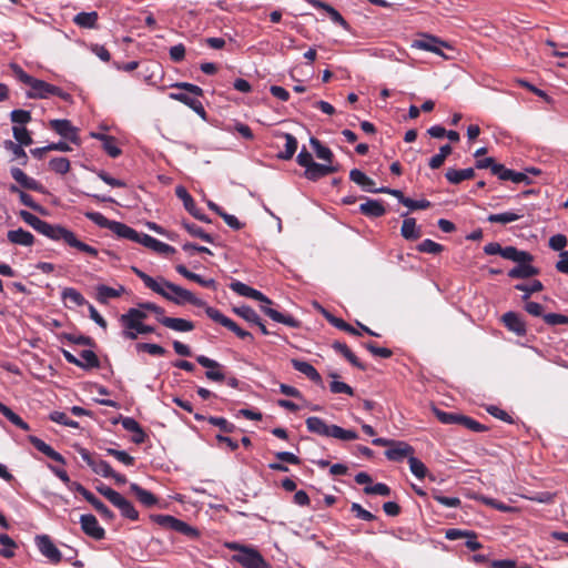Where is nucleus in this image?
<instances>
[{"label": "nucleus", "mask_w": 568, "mask_h": 568, "mask_svg": "<svg viewBox=\"0 0 568 568\" xmlns=\"http://www.w3.org/2000/svg\"><path fill=\"white\" fill-rule=\"evenodd\" d=\"M84 216L99 227L112 231L120 239H125L142 244L143 246L151 248L159 254L170 255L175 253V248L173 246L161 242L149 234L139 233L122 222L109 220L100 212H85Z\"/></svg>", "instance_id": "nucleus-1"}, {"label": "nucleus", "mask_w": 568, "mask_h": 568, "mask_svg": "<svg viewBox=\"0 0 568 568\" xmlns=\"http://www.w3.org/2000/svg\"><path fill=\"white\" fill-rule=\"evenodd\" d=\"M131 270L148 288L176 305L190 303L197 307L207 306L203 300L196 297L191 291L183 288L164 277L160 276L155 280L136 266H132Z\"/></svg>", "instance_id": "nucleus-2"}, {"label": "nucleus", "mask_w": 568, "mask_h": 568, "mask_svg": "<svg viewBox=\"0 0 568 568\" xmlns=\"http://www.w3.org/2000/svg\"><path fill=\"white\" fill-rule=\"evenodd\" d=\"M172 88L182 89L185 92H170L169 98L174 101H179L184 105L193 110L202 119L206 118V111L202 102L197 99L204 94L201 87L190 82H175L171 85Z\"/></svg>", "instance_id": "nucleus-3"}, {"label": "nucleus", "mask_w": 568, "mask_h": 568, "mask_svg": "<svg viewBox=\"0 0 568 568\" xmlns=\"http://www.w3.org/2000/svg\"><path fill=\"white\" fill-rule=\"evenodd\" d=\"M305 424L310 433L322 437H332L343 442L355 440L358 438V434L355 430L344 429L335 424H327L324 419L317 416L307 417Z\"/></svg>", "instance_id": "nucleus-4"}, {"label": "nucleus", "mask_w": 568, "mask_h": 568, "mask_svg": "<svg viewBox=\"0 0 568 568\" xmlns=\"http://www.w3.org/2000/svg\"><path fill=\"white\" fill-rule=\"evenodd\" d=\"M226 547L234 551L232 560L243 568H270L261 552L251 545L240 542L226 544Z\"/></svg>", "instance_id": "nucleus-5"}, {"label": "nucleus", "mask_w": 568, "mask_h": 568, "mask_svg": "<svg viewBox=\"0 0 568 568\" xmlns=\"http://www.w3.org/2000/svg\"><path fill=\"white\" fill-rule=\"evenodd\" d=\"M375 446L388 447L385 450V456L392 462H403L405 458H409L415 454V449L408 443L404 440H394L384 437H377L372 440Z\"/></svg>", "instance_id": "nucleus-6"}, {"label": "nucleus", "mask_w": 568, "mask_h": 568, "mask_svg": "<svg viewBox=\"0 0 568 568\" xmlns=\"http://www.w3.org/2000/svg\"><path fill=\"white\" fill-rule=\"evenodd\" d=\"M19 216L24 223H27L38 233L47 236L52 241H60V236L64 230V226L59 224H50L26 210H21L19 212Z\"/></svg>", "instance_id": "nucleus-7"}, {"label": "nucleus", "mask_w": 568, "mask_h": 568, "mask_svg": "<svg viewBox=\"0 0 568 568\" xmlns=\"http://www.w3.org/2000/svg\"><path fill=\"white\" fill-rule=\"evenodd\" d=\"M154 520L161 527L180 532L192 540H195L200 537V531L195 527L189 525L187 523L174 516L156 515L154 517Z\"/></svg>", "instance_id": "nucleus-8"}, {"label": "nucleus", "mask_w": 568, "mask_h": 568, "mask_svg": "<svg viewBox=\"0 0 568 568\" xmlns=\"http://www.w3.org/2000/svg\"><path fill=\"white\" fill-rule=\"evenodd\" d=\"M413 49H418L427 52L435 53L439 57L447 58L443 49H453L452 45L442 40L440 38L429 34V33H419L418 38L413 40L412 45Z\"/></svg>", "instance_id": "nucleus-9"}, {"label": "nucleus", "mask_w": 568, "mask_h": 568, "mask_svg": "<svg viewBox=\"0 0 568 568\" xmlns=\"http://www.w3.org/2000/svg\"><path fill=\"white\" fill-rule=\"evenodd\" d=\"M205 314L207 317H210L212 321L221 324L222 326L226 327L231 332H233L239 338L241 339H253V335L241 328L233 320L225 316L223 313H221L217 308L212 306L205 307Z\"/></svg>", "instance_id": "nucleus-10"}, {"label": "nucleus", "mask_w": 568, "mask_h": 568, "mask_svg": "<svg viewBox=\"0 0 568 568\" xmlns=\"http://www.w3.org/2000/svg\"><path fill=\"white\" fill-rule=\"evenodd\" d=\"M77 453L81 456L83 462L92 469L93 473L100 475L104 478H110V475L113 474V468L110 464L101 458L93 456L87 448L84 447H75Z\"/></svg>", "instance_id": "nucleus-11"}, {"label": "nucleus", "mask_w": 568, "mask_h": 568, "mask_svg": "<svg viewBox=\"0 0 568 568\" xmlns=\"http://www.w3.org/2000/svg\"><path fill=\"white\" fill-rule=\"evenodd\" d=\"M50 128L64 140L80 145L79 129L68 119H53L49 122Z\"/></svg>", "instance_id": "nucleus-12"}, {"label": "nucleus", "mask_w": 568, "mask_h": 568, "mask_svg": "<svg viewBox=\"0 0 568 568\" xmlns=\"http://www.w3.org/2000/svg\"><path fill=\"white\" fill-rule=\"evenodd\" d=\"M36 545L42 556H44L52 565L61 562L62 552L54 545L48 535L36 536Z\"/></svg>", "instance_id": "nucleus-13"}, {"label": "nucleus", "mask_w": 568, "mask_h": 568, "mask_svg": "<svg viewBox=\"0 0 568 568\" xmlns=\"http://www.w3.org/2000/svg\"><path fill=\"white\" fill-rule=\"evenodd\" d=\"M175 195L183 202L184 209L193 217L204 223H211V219L206 214L202 213L201 210L197 209L194 199L183 185H178L175 187Z\"/></svg>", "instance_id": "nucleus-14"}, {"label": "nucleus", "mask_w": 568, "mask_h": 568, "mask_svg": "<svg viewBox=\"0 0 568 568\" xmlns=\"http://www.w3.org/2000/svg\"><path fill=\"white\" fill-rule=\"evenodd\" d=\"M195 359L201 366L207 368L205 372V377L207 379L213 382H223L225 379V375L222 372L223 365L219 362L205 355H197Z\"/></svg>", "instance_id": "nucleus-15"}, {"label": "nucleus", "mask_w": 568, "mask_h": 568, "mask_svg": "<svg viewBox=\"0 0 568 568\" xmlns=\"http://www.w3.org/2000/svg\"><path fill=\"white\" fill-rule=\"evenodd\" d=\"M80 525L83 532L95 540H101L105 536L104 529L99 525L98 519L92 514L81 515Z\"/></svg>", "instance_id": "nucleus-16"}, {"label": "nucleus", "mask_w": 568, "mask_h": 568, "mask_svg": "<svg viewBox=\"0 0 568 568\" xmlns=\"http://www.w3.org/2000/svg\"><path fill=\"white\" fill-rule=\"evenodd\" d=\"M230 288L240 296L248 297L265 304H272V301L261 291L255 290L241 281L235 280L231 282Z\"/></svg>", "instance_id": "nucleus-17"}, {"label": "nucleus", "mask_w": 568, "mask_h": 568, "mask_svg": "<svg viewBox=\"0 0 568 568\" xmlns=\"http://www.w3.org/2000/svg\"><path fill=\"white\" fill-rule=\"evenodd\" d=\"M60 241H63L71 247L79 250L80 252L87 253L93 257L98 256V250L80 240L75 236V234L69 229L64 227Z\"/></svg>", "instance_id": "nucleus-18"}, {"label": "nucleus", "mask_w": 568, "mask_h": 568, "mask_svg": "<svg viewBox=\"0 0 568 568\" xmlns=\"http://www.w3.org/2000/svg\"><path fill=\"white\" fill-rule=\"evenodd\" d=\"M501 321L506 328L514 332L517 336H525L527 334L526 323L516 312H506Z\"/></svg>", "instance_id": "nucleus-19"}, {"label": "nucleus", "mask_w": 568, "mask_h": 568, "mask_svg": "<svg viewBox=\"0 0 568 568\" xmlns=\"http://www.w3.org/2000/svg\"><path fill=\"white\" fill-rule=\"evenodd\" d=\"M59 92V87L50 84L43 80L37 79L31 90L27 92L30 99H48Z\"/></svg>", "instance_id": "nucleus-20"}, {"label": "nucleus", "mask_w": 568, "mask_h": 568, "mask_svg": "<svg viewBox=\"0 0 568 568\" xmlns=\"http://www.w3.org/2000/svg\"><path fill=\"white\" fill-rule=\"evenodd\" d=\"M291 363L297 372L305 375L310 381H312L316 385L323 386L322 376L311 363L296 358L291 359Z\"/></svg>", "instance_id": "nucleus-21"}, {"label": "nucleus", "mask_w": 568, "mask_h": 568, "mask_svg": "<svg viewBox=\"0 0 568 568\" xmlns=\"http://www.w3.org/2000/svg\"><path fill=\"white\" fill-rule=\"evenodd\" d=\"M10 173L14 181L22 187L31 191L43 192L42 184L36 179L27 175L20 168H11Z\"/></svg>", "instance_id": "nucleus-22"}, {"label": "nucleus", "mask_w": 568, "mask_h": 568, "mask_svg": "<svg viewBox=\"0 0 568 568\" xmlns=\"http://www.w3.org/2000/svg\"><path fill=\"white\" fill-rule=\"evenodd\" d=\"M532 261L516 262L517 265L508 271L511 278H529L539 274V268L531 265Z\"/></svg>", "instance_id": "nucleus-23"}, {"label": "nucleus", "mask_w": 568, "mask_h": 568, "mask_svg": "<svg viewBox=\"0 0 568 568\" xmlns=\"http://www.w3.org/2000/svg\"><path fill=\"white\" fill-rule=\"evenodd\" d=\"M28 439L34 446L36 449L44 454L47 457L62 465L65 464V458L60 453L54 450L50 445L43 442L41 438L31 435L28 437Z\"/></svg>", "instance_id": "nucleus-24"}, {"label": "nucleus", "mask_w": 568, "mask_h": 568, "mask_svg": "<svg viewBox=\"0 0 568 568\" xmlns=\"http://www.w3.org/2000/svg\"><path fill=\"white\" fill-rule=\"evenodd\" d=\"M95 291L97 301L100 304H106L109 300L120 297L125 292V287L123 285H119L118 288H114L104 284H99L95 287Z\"/></svg>", "instance_id": "nucleus-25"}, {"label": "nucleus", "mask_w": 568, "mask_h": 568, "mask_svg": "<svg viewBox=\"0 0 568 568\" xmlns=\"http://www.w3.org/2000/svg\"><path fill=\"white\" fill-rule=\"evenodd\" d=\"M145 318L146 314L143 312L141 307H131L128 310L126 313L120 316L119 322L122 325L123 329H132L133 326H131V324L136 325V323H143Z\"/></svg>", "instance_id": "nucleus-26"}, {"label": "nucleus", "mask_w": 568, "mask_h": 568, "mask_svg": "<svg viewBox=\"0 0 568 568\" xmlns=\"http://www.w3.org/2000/svg\"><path fill=\"white\" fill-rule=\"evenodd\" d=\"M7 239L10 243L21 246H32L34 244V236L31 232L19 227L17 230H10L7 233Z\"/></svg>", "instance_id": "nucleus-27"}, {"label": "nucleus", "mask_w": 568, "mask_h": 568, "mask_svg": "<svg viewBox=\"0 0 568 568\" xmlns=\"http://www.w3.org/2000/svg\"><path fill=\"white\" fill-rule=\"evenodd\" d=\"M359 212L367 217H381L386 213L383 201L367 199L365 203L359 205Z\"/></svg>", "instance_id": "nucleus-28"}, {"label": "nucleus", "mask_w": 568, "mask_h": 568, "mask_svg": "<svg viewBox=\"0 0 568 568\" xmlns=\"http://www.w3.org/2000/svg\"><path fill=\"white\" fill-rule=\"evenodd\" d=\"M111 504L120 510L123 517L130 520L139 519V513L134 508L133 504L124 498L121 494H119Z\"/></svg>", "instance_id": "nucleus-29"}, {"label": "nucleus", "mask_w": 568, "mask_h": 568, "mask_svg": "<svg viewBox=\"0 0 568 568\" xmlns=\"http://www.w3.org/2000/svg\"><path fill=\"white\" fill-rule=\"evenodd\" d=\"M313 6L317 9H322L326 12L327 17L335 23L342 27L344 30H349L348 22L342 17V14L333 8L331 4L316 0Z\"/></svg>", "instance_id": "nucleus-30"}, {"label": "nucleus", "mask_w": 568, "mask_h": 568, "mask_svg": "<svg viewBox=\"0 0 568 568\" xmlns=\"http://www.w3.org/2000/svg\"><path fill=\"white\" fill-rule=\"evenodd\" d=\"M332 347L335 352L342 354L354 367L366 371V365L357 358L345 343L336 341L332 344Z\"/></svg>", "instance_id": "nucleus-31"}, {"label": "nucleus", "mask_w": 568, "mask_h": 568, "mask_svg": "<svg viewBox=\"0 0 568 568\" xmlns=\"http://www.w3.org/2000/svg\"><path fill=\"white\" fill-rule=\"evenodd\" d=\"M61 298L67 307H71L68 303H71L73 306H83L89 303L84 296L73 287H64L61 292Z\"/></svg>", "instance_id": "nucleus-32"}, {"label": "nucleus", "mask_w": 568, "mask_h": 568, "mask_svg": "<svg viewBox=\"0 0 568 568\" xmlns=\"http://www.w3.org/2000/svg\"><path fill=\"white\" fill-rule=\"evenodd\" d=\"M349 179L352 182L359 185L365 192L372 193L375 191V181L368 178L363 171L359 169H353L349 172Z\"/></svg>", "instance_id": "nucleus-33"}, {"label": "nucleus", "mask_w": 568, "mask_h": 568, "mask_svg": "<svg viewBox=\"0 0 568 568\" xmlns=\"http://www.w3.org/2000/svg\"><path fill=\"white\" fill-rule=\"evenodd\" d=\"M164 322L165 327L179 333H187L195 328V325L192 321L182 317L164 318Z\"/></svg>", "instance_id": "nucleus-34"}, {"label": "nucleus", "mask_w": 568, "mask_h": 568, "mask_svg": "<svg viewBox=\"0 0 568 568\" xmlns=\"http://www.w3.org/2000/svg\"><path fill=\"white\" fill-rule=\"evenodd\" d=\"M474 175H475V171L473 168H467V169H462V170L449 168V169H447V171L445 173V178L452 184H459L460 182H463L465 180H469V179L474 178Z\"/></svg>", "instance_id": "nucleus-35"}, {"label": "nucleus", "mask_w": 568, "mask_h": 568, "mask_svg": "<svg viewBox=\"0 0 568 568\" xmlns=\"http://www.w3.org/2000/svg\"><path fill=\"white\" fill-rule=\"evenodd\" d=\"M322 313H323L324 317L327 320V322L331 325H333L334 327H336L341 331H344L348 334L355 335V336L361 335V332L357 328L353 327L352 325L346 323L344 320L336 317L335 315H333L331 312L326 311L325 308H322Z\"/></svg>", "instance_id": "nucleus-36"}, {"label": "nucleus", "mask_w": 568, "mask_h": 568, "mask_svg": "<svg viewBox=\"0 0 568 568\" xmlns=\"http://www.w3.org/2000/svg\"><path fill=\"white\" fill-rule=\"evenodd\" d=\"M130 490L135 495L138 500L145 507H152L158 503V498L149 490L142 488L140 485L132 483Z\"/></svg>", "instance_id": "nucleus-37"}, {"label": "nucleus", "mask_w": 568, "mask_h": 568, "mask_svg": "<svg viewBox=\"0 0 568 568\" xmlns=\"http://www.w3.org/2000/svg\"><path fill=\"white\" fill-rule=\"evenodd\" d=\"M500 256L513 262L534 261V256L529 252L520 251L511 245L503 247Z\"/></svg>", "instance_id": "nucleus-38"}, {"label": "nucleus", "mask_w": 568, "mask_h": 568, "mask_svg": "<svg viewBox=\"0 0 568 568\" xmlns=\"http://www.w3.org/2000/svg\"><path fill=\"white\" fill-rule=\"evenodd\" d=\"M9 191H10V193L18 194L19 199L23 205H26L39 213H42V214L44 213V209L40 204H38L29 193L22 191L16 184H11L9 186Z\"/></svg>", "instance_id": "nucleus-39"}, {"label": "nucleus", "mask_w": 568, "mask_h": 568, "mask_svg": "<svg viewBox=\"0 0 568 568\" xmlns=\"http://www.w3.org/2000/svg\"><path fill=\"white\" fill-rule=\"evenodd\" d=\"M99 16L95 11L79 12L74 16L73 22L80 28L94 29L97 28Z\"/></svg>", "instance_id": "nucleus-40"}, {"label": "nucleus", "mask_w": 568, "mask_h": 568, "mask_svg": "<svg viewBox=\"0 0 568 568\" xmlns=\"http://www.w3.org/2000/svg\"><path fill=\"white\" fill-rule=\"evenodd\" d=\"M400 234L404 239L410 241L420 237V229L416 225V220L414 217H406L403 221Z\"/></svg>", "instance_id": "nucleus-41"}, {"label": "nucleus", "mask_w": 568, "mask_h": 568, "mask_svg": "<svg viewBox=\"0 0 568 568\" xmlns=\"http://www.w3.org/2000/svg\"><path fill=\"white\" fill-rule=\"evenodd\" d=\"M181 224L191 236L199 237L210 244L214 243V237L206 233L201 226L185 220H183Z\"/></svg>", "instance_id": "nucleus-42"}, {"label": "nucleus", "mask_w": 568, "mask_h": 568, "mask_svg": "<svg viewBox=\"0 0 568 568\" xmlns=\"http://www.w3.org/2000/svg\"><path fill=\"white\" fill-rule=\"evenodd\" d=\"M329 174V170L327 169V164H321L317 162H312V165L307 168L304 172V176L310 181H318L320 179L327 176Z\"/></svg>", "instance_id": "nucleus-43"}, {"label": "nucleus", "mask_w": 568, "mask_h": 568, "mask_svg": "<svg viewBox=\"0 0 568 568\" xmlns=\"http://www.w3.org/2000/svg\"><path fill=\"white\" fill-rule=\"evenodd\" d=\"M106 521H112L115 518L114 513L104 505L94 494L87 500Z\"/></svg>", "instance_id": "nucleus-44"}, {"label": "nucleus", "mask_w": 568, "mask_h": 568, "mask_svg": "<svg viewBox=\"0 0 568 568\" xmlns=\"http://www.w3.org/2000/svg\"><path fill=\"white\" fill-rule=\"evenodd\" d=\"M57 337L61 343L69 342L75 345H85L91 347L94 346V341L92 337L81 334L77 335L71 333H61Z\"/></svg>", "instance_id": "nucleus-45"}, {"label": "nucleus", "mask_w": 568, "mask_h": 568, "mask_svg": "<svg viewBox=\"0 0 568 568\" xmlns=\"http://www.w3.org/2000/svg\"><path fill=\"white\" fill-rule=\"evenodd\" d=\"M132 329H123L122 336L126 339H136L139 334H150L155 332V327L151 325H146L144 323H136V325L131 324Z\"/></svg>", "instance_id": "nucleus-46"}, {"label": "nucleus", "mask_w": 568, "mask_h": 568, "mask_svg": "<svg viewBox=\"0 0 568 568\" xmlns=\"http://www.w3.org/2000/svg\"><path fill=\"white\" fill-rule=\"evenodd\" d=\"M524 215L513 211L489 214L487 221L490 223L508 224L520 220Z\"/></svg>", "instance_id": "nucleus-47"}, {"label": "nucleus", "mask_w": 568, "mask_h": 568, "mask_svg": "<svg viewBox=\"0 0 568 568\" xmlns=\"http://www.w3.org/2000/svg\"><path fill=\"white\" fill-rule=\"evenodd\" d=\"M310 142L318 159L324 160L328 163L332 162L334 154L328 146L322 144L321 141L315 138H311Z\"/></svg>", "instance_id": "nucleus-48"}, {"label": "nucleus", "mask_w": 568, "mask_h": 568, "mask_svg": "<svg viewBox=\"0 0 568 568\" xmlns=\"http://www.w3.org/2000/svg\"><path fill=\"white\" fill-rule=\"evenodd\" d=\"M515 290L524 292L521 298L523 301H527L531 294L542 291L544 285L539 280H534L530 284H516Z\"/></svg>", "instance_id": "nucleus-49"}, {"label": "nucleus", "mask_w": 568, "mask_h": 568, "mask_svg": "<svg viewBox=\"0 0 568 568\" xmlns=\"http://www.w3.org/2000/svg\"><path fill=\"white\" fill-rule=\"evenodd\" d=\"M80 357L82 361V365H79L80 368L90 369V368H98L100 366L99 357L91 349L82 351L80 353Z\"/></svg>", "instance_id": "nucleus-50"}, {"label": "nucleus", "mask_w": 568, "mask_h": 568, "mask_svg": "<svg viewBox=\"0 0 568 568\" xmlns=\"http://www.w3.org/2000/svg\"><path fill=\"white\" fill-rule=\"evenodd\" d=\"M329 377L334 378V381L329 384V390L333 394H347L349 396L354 395V389L348 384L336 381L338 377L337 373H329Z\"/></svg>", "instance_id": "nucleus-51"}, {"label": "nucleus", "mask_w": 568, "mask_h": 568, "mask_svg": "<svg viewBox=\"0 0 568 568\" xmlns=\"http://www.w3.org/2000/svg\"><path fill=\"white\" fill-rule=\"evenodd\" d=\"M49 169L57 174L64 175L70 170V161L64 156L53 158L49 161Z\"/></svg>", "instance_id": "nucleus-52"}, {"label": "nucleus", "mask_w": 568, "mask_h": 568, "mask_svg": "<svg viewBox=\"0 0 568 568\" xmlns=\"http://www.w3.org/2000/svg\"><path fill=\"white\" fill-rule=\"evenodd\" d=\"M434 414L437 419L445 425H459V418L462 414L445 412L439 408H434Z\"/></svg>", "instance_id": "nucleus-53"}, {"label": "nucleus", "mask_w": 568, "mask_h": 568, "mask_svg": "<svg viewBox=\"0 0 568 568\" xmlns=\"http://www.w3.org/2000/svg\"><path fill=\"white\" fill-rule=\"evenodd\" d=\"M416 248L418 252L428 253V254H433V255L439 254L444 251V246L442 244H439L430 239L423 240L417 245Z\"/></svg>", "instance_id": "nucleus-54"}, {"label": "nucleus", "mask_w": 568, "mask_h": 568, "mask_svg": "<svg viewBox=\"0 0 568 568\" xmlns=\"http://www.w3.org/2000/svg\"><path fill=\"white\" fill-rule=\"evenodd\" d=\"M12 134L18 142L17 144L22 146H29L33 142L30 132L24 126L14 125L12 128Z\"/></svg>", "instance_id": "nucleus-55"}, {"label": "nucleus", "mask_w": 568, "mask_h": 568, "mask_svg": "<svg viewBox=\"0 0 568 568\" xmlns=\"http://www.w3.org/2000/svg\"><path fill=\"white\" fill-rule=\"evenodd\" d=\"M234 312L251 324H260L258 314L248 305L235 307Z\"/></svg>", "instance_id": "nucleus-56"}, {"label": "nucleus", "mask_w": 568, "mask_h": 568, "mask_svg": "<svg viewBox=\"0 0 568 568\" xmlns=\"http://www.w3.org/2000/svg\"><path fill=\"white\" fill-rule=\"evenodd\" d=\"M3 145H4L6 150L12 152V154L14 155V158L17 160H21V164L22 165L27 164L28 155H27V153H26V151H24L22 145L14 143L11 140H6Z\"/></svg>", "instance_id": "nucleus-57"}, {"label": "nucleus", "mask_w": 568, "mask_h": 568, "mask_svg": "<svg viewBox=\"0 0 568 568\" xmlns=\"http://www.w3.org/2000/svg\"><path fill=\"white\" fill-rule=\"evenodd\" d=\"M459 425H463L465 428L474 432V433H484L488 430V427L484 424H480L479 422L475 420L474 418L460 415L459 418Z\"/></svg>", "instance_id": "nucleus-58"}, {"label": "nucleus", "mask_w": 568, "mask_h": 568, "mask_svg": "<svg viewBox=\"0 0 568 568\" xmlns=\"http://www.w3.org/2000/svg\"><path fill=\"white\" fill-rule=\"evenodd\" d=\"M49 418L50 420L54 422V423H58L60 425H64V426H68V427H71V428H79L80 425L77 420H73L71 418H69L67 416L65 413L63 412H59V410H53L50 413L49 415Z\"/></svg>", "instance_id": "nucleus-59"}, {"label": "nucleus", "mask_w": 568, "mask_h": 568, "mask_svg": "<svg viewBox=\"0 0 568 568\" xmlns=\"http://www.w3.org/2000/svg\"><path fill=\"white\" fill-rule=\"evenodd\" d=\"M409 469L412 474L417 477L418 479H423L427 474V467L425 464L415 457L414 455L408 460Z\"/></svg>", "instance_id": "nucleus-60"}, {"label": "nucleus", "mask_w": 568, "mask_h": 568, "mask_svg": "<svg viewBox=\"0 0 568 568\" xmlns=\"http://www.w3.org/2000/svg\"><path fill=\"white\" fill-rule=\"evenodd\" d=\"M207 422L211 425L219 427L224 433H234L236 429V426L224 417L210 416L207 417Z\"/></svg>", "instance_id": "nucleus-61"}, {"label": "nucleus", "mask_w": 568, "mask_h": 568, "mask_svg": "<svg viewBox=\"0 0 568 568\" xmlns=\"http://www.w3.org/2000/svg\"><path fill=\"white\" fill-rule=\"evenodd\" d=\"M135 348L138 352H146L153 356H163L166 353L163 346L153 343H138Z\"/></svg>", "instance_id": "nucleus-62"}, {"label": "nucleus", "mask_w": 568, "mask_h": 568, "mask_svg": "<svg viewBox=\"0 0 568 568\" xmlns=\"http://www.w3.org/2000/svg\"><path fill=\"white\" fill-rule=\"evenodd\" d=\"M11 70L13 71L16 78L30 87V89L32 88L33 83L36 82V78H33L32 75L28 74L19 64L17 63H11L10 65Z\"/></svg>", "instance_id": "nucleus-63"}, {"label": "nucleus", "mask_w": 568, "mask_h": 568, "mask_svg": "<svg viewBox=\"0 0 568 568\" xmlns=\"http://www.w3.org/2000/svg\"><path fill=\"white\" fill-rule=\"evenodd\" d=\"M545 323L549 326L568 325V316L559 313H547L542 315Z\"/></svg>", "instance_id": "nucleus-64"}]
</instances>
